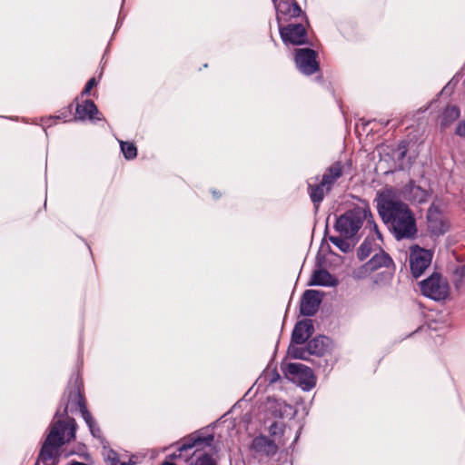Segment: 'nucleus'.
Returning a JSON list of instances; mask_svg holds the SVG:
<instances>
[{
	"instance_id": "6",
	"label": "nucleus",
	"mask_w": 465,
	"mask_h": 465,
	"mask_svg": "<svg viewBox=\"0 0 465 465\" xmlns=\"http://www.w3.org/2000/svg\"><path fill=\"white\" fill-rule=\"evenodd\" d=\"M102 454L104 460L110 462L111 465H137L139 463H148L153 461L160 453L157 450H146L133 454L128 461H120L118 454L107 445L108 443L104 439L102 440Z\"/></svg>"
},
{
	"instance_id": "12",
	"label": "nucleus",
	"mask_w": 465,
	"mask_h": 465,
	"mask_svg": "<svg viewBox=\"0 0 465 465\" xmlns=\"http://www.w3.org/2000/svg\"><path fill=\"white\" fill-rule=\"evenodd\" d=\"M431 259V252L419 246L411 248L410 252V266L412 276L414 278L420 277L430 264Z\"/></svg>"
},
{
	"instance_id": "10",
	"label": "nucleus",
	"mask_w": 465,
	"mask_h": 465,
	"mask_svg": "<svg viewBox=\"0 0 465 465\" xmlns=\"http://www.w3.org/2000/svg\"><path fill=\"white\" fill-rule=\"evenodd\" d=\"M317 53L311 48H300L296 50L295 64L299 71L305 75H312L319 71Z\"/></svg>"
},
{
	"instance_id": "23",
	"label": "nucleus",
	"mask_w": 465,
	"mask_h": 465,
	"mask_svg": "<svg viewBox=\"0 0 465 465\" xmlns=\"http://www.w3.org/2000/svg\"><path fill=\"white\" fill-rule=\"evenodd\" d=\"M460 116L459 106L450 104L444 108L440 116V124L441 128H446L452 124Z\"/></svg>"
},
{
	"instance_id": "5",
	"label": "nucleus",
	"mask_w": 465,
	"mask_h": 465,
	"mask_svg": "<svg viewBox=\"0 0 465 465\" xmlns=\"http://www.w3.org/2000/svg\"><path fill=\"white\" fill-rule=\"evenodd\" d=\"M330 345L331 340L328 337L319 335L310 340L305 348L291 344L288 353L293 359L308 360V355L323 356L330 350Z\"/></svg>"
},
{
	"instance_id": "16",
	"label": "nucleus",
	"mask_w": 465,
	"mask_h": 465,
	"mask_svg": "<svg viewBox=\"0 0 465 465\" xmlns=\"http://www.w3.org/2000/svg\"><path fill=\"white\" fill-rule=\"evenodd\" d=\"M351 167V162L336 161L326 168L322 177V185H328V188L332 189L335 183Z\"/></svg>"
},
{
	"instance_id": "3",
	"label": "nucleus",
	"mask_w": 465,
	"mask_h": 465,
	"mask_svg": "<svg viewBox=\"0 0 465 465\" xmlns=\"http://www.w3.org/2000/svg\"><path fill=\"white\" fill-rule=\"evenodd\" d=\"M377 210L383 223L397 241L417 237L416 220L408 204L388 194L379 193Z\"/></svg>"
},
{
	"instance_id": "18",
	"label": "nucleus",
	"mask_w": 465,
	"mask_h": 465,
	"mask_svg": "<svg viewBox=\"0 0 465 465\" xmlns=\"http://www.w3.org/2000/svg\"><path fill=\"white\" fill-rule=\"evenodd\" d=\"M252 449L257 453L272 456L277 452L278 447L274 440L260 435L252 440Z\"/></svg>"
},
{
	"instance_id": "25",
	"label": "nucleus",
	"mask_w": 465,
	"mask_h": 465,
	"mask_svg": "<svg viewBox=\"0 0 465 465\" xmlns=\"http://www.w3.org/2000/svg\"><path fill=\"white\" fill-rule=\"evenodd\" d=\"M269 432L271 436L274 437V440H277L279 443L284 444V441L281 440L286 433V426L283 422L273 421L270 425Z\"/></svg>"
},
{
	"instance_id": "35",
	"label": "nucleus",
	"mask_w": 465,
	"mask_h": 465,
	"mask_svg": "<svg viewBox=\"0 0 465 465\" xmlns=\"http://www.w3.org/2000/svg\"><path fill=\"white\" fill-rule=\"evenodd\" d=\"M213 194L215 198H218L220 195L217 194V193L215 191H213Z\"/></svg>"
},
{
	"instance_id": "28",
	"label": "nucleus",
	"mask_w": 465,
	"mask_h": 465,
	"mask_svg": "<svg viewBox=\"0 0 465 465\" xmlns=\"http://www.w3.org/2000/svg\"><path fill=\"white\" fill-rule=\"evenodd\" d=\"M329 240L333 245H335L343 252H350L351 248V243L347 241L348 239L342 236H331Z\"/></svg>"
},
{
	"instance_id": "29",
	"label": "nucleus",
	"mask_w": 465,
	"mask_h": 465,
	"mask_svg": "<svg viewBox=\"0 0 465 465\" xmlns=\"http://www.w3.org/2000/svg\"><path fill=\"white\" fill-rule=\"evenodd\" d=\"M408 145L409 143L407 141H401L395 151L397 153V160L401 162L406 157L407 152H408Z\"/></svg>"
},
{
	"instance_id": "34",
	"label": "nucleus",
	"mask_w": 465,
	"mask_h": 465,
	"mask_svg": "<svg viewBox=\"0 0 465 465\" xmlns=\"http://www.w3.org/2000/svg\"><path fill=\"white\" fill-rule=\"evenodd\" d=\"M67 465H85V464L83 462L76 461V460H71Z\"/></svg>"
},
{
	"instance_id": "30",
	"label": "nucleus",
	"mask_w": 465,
	"mask_h": 465,
	"mask_svg": "<svg viewBox=\"0 0 465 465\" xmlns=\"http://www.w3.org/2000/svg\"><path fill=\"white\" fill-rule=\"evenodd\" d=\"M264 378L269 381V383L272 384L280 380V374L275 369L268 370L264 375Z\"/></svg>"
},
{
	"instance_id": "24",
	"label": "nucleus",
	"mask_w": 465,
	"mask_h": 465,
	"mask_svg": "<svg viewBox=\"0 0 465 465\" xmlns=\"http://www.w3.org/2000/svg\"><path fill=\"white\" fill-rule=\"evenodd\" d=\"M380 248L373 237L367 236L357 250V257L360 261H364L372 252Z\"/></svg>"
},
{
	"instance_id": "32",
	"label": "nucleus",
	"mask_w": 465,
	"mask_h": 465,
	"mask_svg": "<svg viewBox=\"0 0 465 465\" xmlns=\"http://www.w3.org/2000/svg\"><path fill=\"white\" fill-rule=\"evenodd\" d=\"M96 84H97V81L94 77H92L91 79H89L88 82L86 83L84 90L82 91V95L89 94L92 88L94 87Z\"/></svg>"
},
{
	"instance_id": "33",
	"label": "nucleus",
	"mask_w": 465,
	"mask_h": 465,
	"mask_svg": "<svg viewBox=\"0 0 465 465\" xmlns=\"http://www.w3.org/2000/svg\"><path fill=\"white\" fill-rule=\"evenodd\" d=\"M455 133L457 135L465 138V121H461L459 123V124L456 127Z\"/></svg>"
},
{
	"instance_id": "1",
	"label": "nucleus",
	"mask_w": 465,
	"mask_h": 465,
	"mask_svg": "<svg viewBox=\"0 0 465 465\" xmlns=\"http://www.w3.org/2000/svg\"><path fill=\"white\" fill-rule=\"evenodd\" d=\"M77 411H80L82 418L84 417V412L88 411L80 385L75 384L74 388L65 391L35 465L54 459L60 447L75 439L77 424L75 420L67 414Z\"/></svg>"
},
{
	"instance_id": "26",
	"label": "nucleus",
	"mask_w": 465,
	"mask_h": 465,
	"mask_svg": "<svg viewBox=\"0 0 465 465\" xmlns=\"http://www.w3.org/2000/svg\"><path fill=\"white\" fill-rule=\"evenodd\" d=\"M83 419L85 421L86 425L88 426L91 434L94 438L101 439V440H102L103 438H102L101 430L96 425L95 420L92 417L91 413L89 411H85L84 412V417Z\"/></svg>"
},
{
	"instance_id": "31",
	"label": "nucleus",
	"mask_w": 465,
	"mask_h": 465,
	"mask_svg": "<svg viewBox=\"0 0 465 465\" xmlns=\"http://www.w3.org/2000/svg\"><path fill=\"white\" fill-rule=\"evenodd\" d=\"M455 274L460 278L455 282V287L459 289L461 286L462 279L465 278V264L455 270Z\"/></svg>"
},
{
	"instance_id": "36",
	"label": "nucleus",
	"mask_w": 465,
	"mask_h": 465,
	"mask_svg": "<svg viewBox=\"0 0 465 465\" xmlns=\"http://www.w3.org/2000/svg\"><path fill=\"white\" fill-rule=\"evenodd\" d=\"M72 104L69 105L68 112H71Z\"/></svg>"
},
{
	"instance_id": "4",
	"label": "nucleus",
	"mask_w": 465,
	"mask_h": 465,
	"mask_svg": "<svg viewBox=\"0 0 465 465\" xmlns=\"http://www.w3.org/2000/svg\"><path fill=\"white\" fill-rule=\"evenodd\" d=\"M364 222L366 223V228L374 231L377 237L381 240V233L368 206L362 207L358 205L346 211L336 219L334 228L341 236L346 239H353L362 227Z\"/></svg>"
},
{
	"instance_id": "13",
	"label": "nucleus",
	"mask_w": 465,
	"mask_h": 465,
	"mask_svg": "<svg viewBox=\"0 0 465 465\" xmlns=\"http://www.w3.org/2000/svg\"><path fill=\"white\" fill-rule=\"evenodd\" d=\"M275 10L278 25L296 18L302 14V9L295 0H272Z\"/></svg>"
},
{
	"instance_id": "9",
	"label": "nucleus",
	"mask_w": 465,
	"mask_h": 465,
	"mask_svg": "<svg viewBox=\"0 0 465 465\" xmlns=\"http://www.w3.org/2000/svg\"><path fill=\"white\" fill-rule=\"evenodd\" d=\"M279 32L282 42L285 45H302L308 44L307 32L301 23L279 25Z\"/></svg>"
},
{
	"instance_id": "8",
	"label": "nucleus",
	"mask_w": 465,
	"mask_h": 465,
	"mask_svg": "<svg viewBox=\"0 0 465 465\" xmlns=\"http://www.w3.org/2000/svg\"><path fill=\"white\" fill-rule=\"evenodd\" d=\"M285 375L301 384L305 391H310L315 386V377L312 369L302 363H289L285 368Z\"/></svg>"
},
{
	"instance_id": "2",
	"label": "nucleus",
	"mask_w": 465,
	"mask_h": 465,
	"mask_svg": "<svg viewBox=\"0 0 465 465\" xmlns=\"http://www.w3.org/2000/svg\"><path fill=\"white\" fill-rule=\"evenodd\" d=\"M219 450L220 448L214 442V435H204L200 430L175 445L164 448L162 451L167 454L160 465H216Z\"/></svg>"
},
{
	"instance_id": "19",
	"label": "nucleus",
	"mask_w": 465,
	"mask_h": 465,
	"mask_svg": "<svg viewBox=\"0 0 465 465\" xmlns=\"http://www.w3.org/2000/svg\"><path fill=\"white\" fill-rule=\"evenodd\" d=\"M76 117L74 120L84 121L89 119L91 121L94 120H101V118L96 117L95 115L99 114V111L92 100H85L82 104H77L76 108Z\"/></svg>"
},
{
	"instance_id": "11",
	"label": "nucleus",
	"mask_w": 465,
	"mask_h": 465,
	"mask_svg": "<svg viewBox=\"0 0 465 465\" xmlns=\"http://www.w3.org/2000/svg\"><path fill=\"white\" fill-rule=\"evenodd\" d=\"M426 219L428 230L432 235H443L450 229V223L448 219L441 210L435 204H432L428 209Z\"/></svg>"
},
{
	"instance_id": "22",
	"label": "nucleus",
	"mask_w": 465,
	"mask_h": 465,
	"mask_svg": "<svg viewBox=\"0 0 465 465\" xmlns=\"http://www.w3.org/2000/svg\"><path fill=\"white\" fill-rule=\"evenodd\" d=\"M406 193L409 199L416 203H426L429 199L430 193L427 190L421 188L420 185L415 184L413 181H411L406 186Z\"/></svg>"
},
{
	"instance_id": "17",
	"label": "nucleus",
	"mask_w": 465,
	"mask_h": 465,
	"mask_svg": "<svg viewBox=\"0 0 465 465\" xmlns=\"http://www.w3.org/2000/svg\"><path fill=\"white\" fill-rule=\"evenodd\" d=\"M314 327L312 320L298 322L292 332V343L295 345L303 344L313 333Z\"/></svg>"
},
{
	"instance_id": "14",
	"label": "nucleus",
	"mask_w": 465,
	"mask_h": 465,
	"mask_svg": "<svg viewBox=\"0 0 465 465\" xmlns=\"http://www.w3.org/2000/svg\"><path fill=\"white\" fill-rule=\"evenodd\" d=\"M393 264L391 257L381 248L379 252L374 254L372 258L364 263L355 273L356 277H364L366 273L372 272L380 268H390Z\"/></svg>"
},
{
	"instance_id": "7",
	"label": "nucleus",
	"mask_w": 465,
	"mask_h": 465,
	"mask_svg": "<svg viewBox=\"0 0 465 465\" xmlns=\"http://www.w3.org/2000/svg\"><path fill=\"white\" fill-rule=\"evenodd\" d=\"M421 293L433 301H444L449 296L450 287L447 280L439 272H433L430 277L420 282Z\"/></svg>"
},
{
	"instance_id": "20",
	"label": "nucleus",
	"mask_w": 465,
	"mask_h": 465,
	"mask_svg": "<svg viewBox=\"0 0 465 465\" xmlns=\"http://www.w3.org/2000/svg\"><path fill=\"white\" fill-rule=\"evenodd\" d=\"M307 191L308 194L311 198V201L313 203L314 209L317 212L320 204L324 199L326 193H329L331 189L328 188V185H322V180L320 183L312 184L310 182H307Z\"/></svg>"
},
{
	"instance_id": "37",
	"label": "nucleus",
	"mask_w": 465,
	"mask_h": 465,
	"mask_svg": "<svg viewBox=\"0 0 465 465\" xmlns=\"http://www.w3.org/2000/svg\"><path fill=\"white\" fill-rule=\"evenodd\" d=\"M62 117H63V116H60V115H59V116H57V117H55V118H56V119H61Z\"/></svg>"
},
{
	"instance_id": "27",
	"label": "nucleus",
	"mask_w": 465,
	"mask_h": 465,
	"mask_svg": "<svg viewBox=\"0 0 465 465\" xmlns=\"http://www.w3.org/2000/svg\"><path fill=\"white\" fill-rule=\"evenodd\" d=\"M121 151L126 160H133L137 155V148L133 143L120 141Z\"/></svg>"
},
{
	"instance_id": "15",
	"label": "nucleus",
	"mask_w": 465,
	"mask_h": 465,
	"mask_svg": "<svg viewBox=\"0 0 465 465\" xmlns=\"http://www.w3.org/2000/svg\"><path fill=\"white\" fill-rule=\"evenodd\" d=\"M322 302V293L317 290H306L301 299L300 312L303 316H313Z\"/></svg>"
},
{
	"instance_id": "21",
	"label": "nucleus",
	"mask_w": 465,
	"mask_h": 465,
	"mask_svg": "<svg viewBox=\"0 0 465 465\" xmlns=\"http://www.w3.org/2000/svg\"><path fill=\"white\" fill-rule=\"evenodd\" d=\"M337 284L338 280L324 269L315 270L308 282L309 286L334 287Z\"/></svg>"
}]
</instances>
